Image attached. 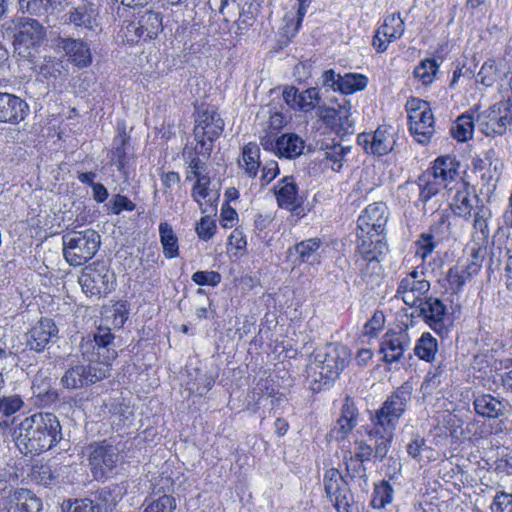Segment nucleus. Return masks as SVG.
Instances as JSON below:
<instances>
[{
    "instance_id": "f257e3e1",
    "label": "nucleus",
    "mask_w": 512,
    "mask_h": 512,
    "mask_svg": "<svg viewBox=\"0 0 512 512\" xmlns=\"http://www.w3.org/2000/svg\"><path fill=\"white\" fill-rule=\"evenodd\" d=\"M411 395L412 387L408 384L402 385L386 399L371 418L373 426L367 430V436L375 439V455L381 461L390 451L394 431L411 400Z\"/></svg>"
},
{
    "instance_id": "f03ea898",
    "label": "nucleus",
    "mask_w": 512,
    "mask_h": 512,
    "mask_svg": "<svg viewBox=\"0 0 512 512\" xmlns=\"http://www.w3.org/2000/svg\"><path fill=\"white\" fill-rule=\"evenodd\" d=\"M14 436L23 454H40L62 439L61 425L56 415L39 412L24 418L15 428Z\"/></svg>"
},
{
    "instance_id": "7ed1b4c3",
    "label": "nucleus",
    "mask_w": 512,
    "mask_h": 512,
    "mask_svg": "<svg viewBox=\"0 0 512 512\" xmlns=\"http://www.w3.org/2000/svg\"><path fill=\"white\" fill-rule=\"evenodd\" d=\"M14 52L19 59L35 63L39 50L46 39V29L36 19L19 17L14 21Z\"/></svg>"
},
{
    "instance_id": "20e7f679",
    "label": "nucleus",
    "mask_w": 512,
    "mask_h": 512,
    "mask_svg": "<svg viewBox=\"0 0 512 512\" xmlns=\"http://www.w3.org/2000/svg\"><path fill=\"white\" fill-rule=\"evenodd\" d=\"M63 257L73 267L90 261L101 245L100 235L93 229L69 231L62 236Z\"/></svg>"
},
{
    "instance_id": "39448f33",
    "label": "nucleus",
    "mask_w": 512,
    "mask_h": 512,
    "mask_svg": "<svg viewBox=\"0 0 512 512\" xmlns=\"http://www.w3.org/2000/svg\"><path fill=\"white\" fill-rule=\"evenodd\" d=\"M83 363L71 365L61 377V384L69 390L81 389L110 376V368L99 365L92 357L84 358Z\"/></svg>"
},
{
    "instance_id": "423d86ee",
    "label": "nucleus",
    "mask_w": 512,
    "mask_h": 512,
    "mask_svg": "<svg viewBox=\"0 0 512 512\" xmlns=\"http://www.w3.org/2000/svg\"><path fill=\"white\" fill-rule=\"evenodd\" d=\"M223 129L224 121L216 111L200 110L194 128L195 140L200 145V149L196 147V153L208 158L213 150V142L221 135Z\"/></svg>"
},
{
    "instance_id": "0eeeda50",
    "label": "nucleus",
    "mask_w": 512,
    "mask_h": 512,
    "mask_svg": "<svg viewBox=\"0 0 512 512\" xmlns=\"http://www.w3.org/2000/svg\"><path fill=\"white\" fill-rule=\"evenodd\" d=\"M89 463L96 480L110 477L120 461V448L108 441L94 443L90 446Z\"/></svg>"
},
{
    "instance_id": "6e6552de",
    "label": "nucleus",
    "mask_w": 512,
    "mask_h": 512,
    "mask_svg": "<svg viewBox=\"0 0 512 512\" xmlns=\"http://www.w3.org/2000/svg\"><path fill=\"white\" fill-rule=\"evenodd\" d=\"M327 497L334 503L338 512H351L353 495L347 482L337 469L326 471L323 479Z\"/></svg>"
},
{
    "instance_id": "1a4fd4ad",
    "label": "nucleus",
    "mask_w": 512,
    "mask_h": 512,
    "mask_svg": "<svg viewBox=\"0 0 512 512\" xmlns=\"http://www.w3.org/2000/svg\"><path fill=\"white\" fill-rule=\"evenodd\" d=\"M114 336L108 327H99L94 334V341L87 342L81 346L82 357H92L99 365L105 364L111 369L112 361L116 359L117 352L110 349Z\"/></svg>"
},
{
    "instance_id": "9d476101",
    "label": "nucleus",
    "mask_w": 512,
    "mask_h": 512,
    "mask_svg": "<svg viewBox=\"0 0 512 512\" xmlns=\"http://www.w3.org/2000/svg\"><path fill=\"white\" fill-rule=\"evenodd\" d=\"M56 52L63 53L67 60L78 68H86L92 63L89 44L80 38L58 36L52 40Z\"/></svg>"
},
{
    "instance_id": "9b49d317",
    "label": "nucleus",
    "mask_w": 512,
    "mask_h": 512,
    "mask_svg": "<svg viewBox=\"0 0 512 512\" xmlns=\"http://www.w3.org/2000/svg\"><path fill=\"white\" fill-rule=\"evenodd\" d=\"M79 284L87 296H105L114 289V274L105 266L86 267Z\"/></svg>"
},
{
    "instance_id": "f8f14e48",
    "label": "nucleus",
    "mask_w": 512,
    "mask_h": 512,
    "mask_svg": "<svg viewBox=\"0 0 512 512\" xmlns=\"http://www.w3.org/2000/svg\"><path fill=\"white\" fill-rule=\"evenodd\" d=\"M346 350L335 344H327L324 348L318 349L315 353L314 362L320 364L318 372L325 374L326 382H332L345 367Z\"/></svg>"
},
{
    "instance_id": "ddd939ff",
    "label": "nucleus",
    "mask_w": 512,
    "mask_h": 512,
    "mask_svg": "<svg viewBox=\"0 0 512 512\" xmlns=\"http://www.w3.org/2000/svg\"><path fill=\"white\" fill-rule=\"evenodd\" d=\"M453 189L454 195L451 197L450 208L455 216L464 220H469L472 212L476 211V206H480V198L473 192V188L469 183L460 179L456 181ZM452 190V188H450Z\"/></svg>"
},
{
    "instance_id": "4468645a",
    "label": "nucleus",
    "mask_w": 512,
    "mask_h": 512,
    "mask_svg": "<svg viewBox=\"0 0 512 512\" xmlns=\"http://www.w3.org/2000/svg\"><path fill=\"white\" fill-rule=\"evenodd\" d=\"M418 277V271L413 270L400 281L397 288V296L410 307L417 306L430 289V282Z\"/></svg>"
},
{
    "instance_id": "2eb2a0df",
    "label": "nucleus",
    "mask_w": 512,
    "mask_h": 512,
    "mask_svg": "<svg viewBox=\"0 0 512 512\" xmlns=\"http://www.w3.org/2000/svg\"><path fill=\"white\" fill-rule=\"evenodd\" d=\"M388 220V209L383 202L368 205L358 217L357 225L363 233L368 235H381Z\"/></svg>"
},
{
    "instance_id": "dca6fc26",
    "label": "nucleus",
    "mask_w": 512,
    "mask_h": 512,
    "mask_svg": "<svg viewBox=\"0 0 512 512\" xmlns=\"http://www.w3.org/2000/svg\"><path fill=\"white\" fill-rule=\"evenodd\" d=\"M29 112V105L24 99L12 93L0 92V123L18 125Z\"/></svg>"
},
{
    "instance_id": "f3484780",
    "label": "nucleus",
    "mask_w": 512,
    "mask_h": 512,
    "mask_svg": "<svg viewBox=\"0 0 512 512\" xmlns=\"http://www.w3.org/2000/svg\"><path fill=\"white\" fill-rule=\"evenodd\" d=\"M58 333L55 323L49 318H42L26 335V345L30 350L42 352Z\"/></svg>"
},
{
    "instance_id": "a211bd4d",
    "label": "nucleus",
    "mask_w": 512,
    "mask_h": 512,
    "mask_svg": "<svg viewBox=\"0 0 512 512\" xmlns=\"http://www.w3.org/2000/svg\"><path fill=\"white\" fill-rule=\"evenodd\" d=\"M417 307L420 316L432 329L438 331L443 328L447 307L442 300L437 297L425 296Z\"/></svg>"
},
{
    "instance_id": "6ab92c4d",
    "label": "nucleus",
    "mask_w": 512,
    "mask_h": 512,
    "mask_svg": "<svg viewBox=\"0 0 512 512\" xmlns=\"http://www.w3.org/2000/svg\"><path fill=\"white\" fill-rule=\"evenodd\" d=\"M473 406L476 414L485 419H498L506 414L507 403L492 394L474 395Z\"/></svg>"
},
{
    "instance_id": "aec40b11",
    "label": "nucleus",
    "mask_w": 512,
    "mask_h": 512,
    "mask_svg": "<svg viewBox=\"0 0 512 512\" xmlns=\"http://www.w3.org/2000/svg\"><path fill=\"white\" fill-rule=\"evenodd\" d=\"M460 163L451 156L438 157L431 167L430 177L448 188L449 183L457 181Z\"/></svg>"
},
{
    "instance_id": "412c9836",
    "label": "nucleus",
    "mask_w": 512,
    "mask_h": 512,
    "mask_svg": "<svg viewBox=\"0 0 512 512\" xmlns=\"http://www.w3.org/2000/svg\"><path fill=\"white\" fill-rule=\"evenodd\" d=\"M210 177L201 174L196 178V183L192 189V197L198 203L200 210L204 214L214 213L216 208L214 202L217 200V193L209 189Z\"/></svg>"
},
{
    "instance_id": "4be33fe9",
    "label": "nucleus",
    "mask_w": 512,
    "mask_h": 512,
    "mask_svg": "<svg viewBox=\"0 0 512 512\" xmlns=\"http://www.w3.org/2000/svg\"><path fill=\"white\" fill-rule=\"evenodd\" d=\"M277 203L281 208L294 211L302 205V198L292 177H284L276 190Z\"/></svg>"
},
{
    "instance_id": "5701e85b",
    "label": "nucleus",
    "mask_w": 512,
    "mask_h": 512,
    "mask_svg": "<svg viewBox=\"0 0 512 512\" xmlns=\"http://www.w3.org/2000/svg\"><path fill=\"white\" fill-rule=\"evenodd\" d=\"M410 339L407 333L386 335L381 343V352L386 362L399 361L404 351L409 347Z\"/></svg>"
},
{
    "instance_id": "b1692460",
    "label": "nucleus",
    "mask_w": 512,
    "mask_h": 512,
    "mask_svg": "<svg viewBox=\"0 0 512 512\" xmlns=\"http://www.w3.org/2000/svg\"><path fill=\"white\" fill-rule=\"evenodd\" d=\"M477 122L486 136L503 135L507 130L505 122L493 105L478 115Z\"/></svg>"
},
{
    "instance_id": "393cba45",
    "label": "nucleus",
    "mask_w": 512,
    "mask_h": 512,
    "mask_svg": "<svg viewBox=\"0 0 512 512\" xmlns=\"http://www.w3.org/2000/svg\"><path fill=\"white\" fill-rule=\"evenodd\" d=\"M321 246L322 241L320 238H310L295 244L293 249H290V253L294 251L300 263L314 265L320 262L319 249Z\"/></svg>"
},
{
    "instance_id": "a878e982",
    "label": "nucleus",
    "mask_w": 512,
    "mask_h": 512,
    "mask_svg": "<svg viewBox=\"0 0 512 512\" xmlns=\"http://www.w3.org/2000/svg\"><path fill=\"white\" fill-rule=\"evenodd\" d=\"M11 503H15L16 512H41L42 501L32 491L17 488L10 495Z\"/></svg>"
},
{
    "instance_id": "bb28decb",
    "label": "nucleus",
    "mask_w": 512,
    "mask_h": 512,
    "mask_svg": "<svg viewBox=\"0 0 512 512\" xmlns=\"http://www.w3.org/2000/svg\"><path fill=\"white\" fill-rule=\"evenodd\" d=\"M32 68L45 79H58L65 75L66 69L61 59L55 56H44L43 60L38 63H30Z\"/></svg>"
},
{
    "instance_id": "cd10ccee",
    "label": "nucleus",
    "mask_w": 512,
    "mask_h": 512,
    "mask_svg": "<svg viewBox=\"0 0 512 512\" xmlns=\"http://www.w3.org/2000/svg\"><path fill=\"white\" fill-rule=\"evenodd\" d=\"M69 23L76 27L93 29L97 26V13L91 3H82L69 12Z\"/></svg>"
},
{
    "instance_id": "c85d7f7f",
    "label": "nucleus",
    "mask_w": 512,
    "mask_h": 512,
    "mask_svg": "<svg viewBox=\"0 0 512 512\" xmlns=\"http://www.w3.org/2000/svg\"><path fill=\"white\" fill-rule=\"evenodd\" d=\"M322 161L335 172H340L345 161V157L351 151L350 146H342L341 144H326L321 147Z\"/></svg>"
},
{
    "instance_id": "c756f323",
    "label": "nucleus",
    "mask_w": 512,
    "mask_h": 512,
    "mask_svg": "<svg viewBox=\"0 0 512 512\" xmlns=\"http://www.w3.org/2000/svg\"><path fill=\"white\" fill-rule=\"evenodd\" d=\"M492 216L491 210L483 204L476 206L473 220V238L481 243H487L490 236L489 220Z\"/></svg>"
},
{
    "instance_id": "7c9ffc66",
    "label": "nucleus",
    "mask_w": 512,
    "mask_h": 512,
    "mask_svg": "<svg viewBox=\"0 0 512 512\" xmlns=\"http://www.w3.org/2000/svg\"><path fill=\"white\" fill-rule=\"evenodd\" d=\"M137 22L143 41L154 39L162 30V16L158 12L147 10Z\"/></svg>"
},
{
    "instance_id": "2f4dec72",
    "label": "nucleus",
    "mask_w": 512,
    "mask_h": 512,
    "mask_svg": "<svg viewBox=\"0 0 512 512\" xmlns=\"http://www.w3.org/2000/svg\"><path fill=\"white\" fill-rule=\"evenodd\" d=\"M504 72L506 70L502 62L497 63L495 60H487L477 74V82L486 87H492L496 83L500 85Z\"/></svg>"
},
{
    "instance_id": "473e14b6",
    "label": "nucleus",
    "mask_w": 512,
    "mask_h": 512,
    "mask_svg": "<svg viewBox=\"0 0 512 512\" xmlns=\"http://www.w3.org/2000/svg\"><path fill=\"white\" fill-rule=\"evenodd\" d=\"M304 149V141L296 134H283L278 137L277 155L285 158H295Z\"/></svg>"
},
{
    "instance_id": "72a5a7b5",
    "label": "nucleus",
    "mask_w": 512,
    "mask_h": 512,
    "mask_svg": "<svg viewBox=\"0 0 512 512\" xmlns=\"http://www.w3.org/2000/svg\"><path fill=\"white\" fill-rule=\"evenodd\" d=\"M260 149L256 143H248L242 150V162L239 165L244 168L249 177H256L260 167Z\"/></svg>"
},
{
    "instance_id": "f704fd0d",
    "label": "nucleus",
    "mask_w": 512,
    "mask_h": 512,
    "mask_svg": "<svg viewBox=\"0 0 512 512\" xmlns=\"http://www.w3.org/2000/svg\"><path fill=\"white\" fill-rule=\"evenodd\" d=\"M418 186L420 190L419 202L423 204L424 213H427V204L439 193L441 184L430 177V172L428 171L418 178Z\"/></svg>"
},
{
    "instance_id": "c9c22d12",
    "label": "nucleus",
    "mask_w": 512,
    "mask_h": 512,
    "mask_svg": "<svg viewBox=\"0 0 512 512\" xmlns=\"http://www.w3.org/2000/svg\"><path fill=\"white\" fill-rule=\"evenodd\" d=\"M372 146L371 154L383 156L391 152L394 148L395 141L393 136L387 132L385 128L379 127L371 134Z\"/></svg>"
},
{
    "instance_id": "e433bc0d",
    "label": "nucleus",
    "mask_w": 512,
    "mask_h": 512,
    "mask_svg": "<svg viewBox=\"0 0 512 512\" xmlns=\"http://www.w3.org/2000/svg\"><path fill=\"white\" fill-rule=\"evenodd\" d=\"M379 28V33H382L383 37L387 38L388 41H395L403 35L405 24L399 13H393L384 19L383 25Z\"/></svg>"
},
{
    "instance_id": "4c0bfd02",
    "label": "nucleus",
    "mask_w": 512,
    "mask_h": 512,
    "mask_svg": "<svg viewBox=\"0 0 512 512\" xmlns=\"http://www.w3.org/2000/svg\"><path fill=\"white\" fill-rule=\"evenodd\" d=\"M160 241L163 246V253L167 258H176L178 256V240L171 227L166 222L159 225Z\"/></svg>"
},
{
    "instance_id": "58836bf2",
    "label": "nucleus",
    "mask_w": 512,
    "mask_h": 512,
    "mask_svg": "<svg viewBox=\"0 0 512 512\" xmlns=\"http://www.w3.org/2000/svg\"><path fill=\"white\" fill-rule=\"evenodd\" d=\"M30 476L33 481L45 487L55 485L58 482L57 468L49 464H35Z\"/></svg>"
},
{
    "instance_id": "ea45409f",
    "label": "nucleus",
    "mask_w": 512,
    "mask_h": 512,
    "mask_svg": "<svg viewBox=\"0 0 512 512\" xmlns=\"http://www.w3.org/2000/svg\"><path fill=\"white\" fill-rule=\"evenodd\" d=\"M437 352V340L430 333H423L417 340L414 353L421 360L431 362L435 358Z\"/></svg>"
},
{
    "instance_id": "a19ab883",
    "label": "nucleus",
    "mask_w": 512,
    "mask_h": 512,
    "mask_svg": "<svg viewBox=\"0 0 512 512\" xmlns=\"http://www.w3.org/2000/svg\"><path fill=\"white\" fill-rule=\"evenodd\" d=\"M32 390L33 395L40 400L41 405H49L58 398L57 392L51 389L49 381L46 378H42L41 375H36Z\"/></svg>"
},
{
    "instance_id": "79ce46f5",
    "label": "nucleus",
    "mask_w": 512,
    "mask_h": 512,
    "mask_svg": "<svg viewBox=\"0 0 512 512\" xmlns=\"http://www.w3.org/2000/svg\"><path fill=\"white\" fill-rule=\"evenodd\" d=\"M474 120L470 114L460 115L451 128V135L459 142H465L472 138Z\"/></svg>"
},
{
    "instance_id": "37998d69",
    "label": "nucleus",
    "mask_w": 512,
    "mask_h": 512,
    "mask_svg": "<svg viewBox=\"0 0 512 512\" xmlns=\"http://www.w3.org/2000/svg\"><path fill=\"white\" fill-rule=\"evenodd\" d=\"M339 91L343 94H352L364 90L368 84V78L363 74L347 73L341 76Z\"/></svg>"
},
{
    "instance_id": "c03bdc74",
    "label": "nucleus",
    "mask_w": 512,
    "mask_h": 512,
    "mask_svg": "<svg viewBox=\"0 0 512 512\" xmlns=\"http://www.w3.org/2000/svg\"><path fill=\"white\" fill-rule=\"evenodd\" d=\"M407 454L417 460L421 461L424 457H426L429 461L435 460L432 457V449L426 444V440L424 437L419 434L414 435L409 443L406 445Z\"/></svg>"
},
{
    "instance_id": "a18cd8bd",
    "label": "nucleus",
    "mask_w": 512,
    "mask_h": 512,
    "mask_svg": "<svg viewBox=\"0 0 512 512\" xmlns=\"http://www.w3.org/2000/svg\"><path fill=\"white\" fill-rule=\"evenodd\" d=\"M438 68L434 59H425L415 67L413 74L416 79L427 86L434 81Z\"/></svg>"
},
{
    "instance_id": "49530a36",
    "label": "nucleus",
    "mask_w": 512,
    "mask_h": 512,
    "mask_svg": "<svg viewBox=\"0 0 512 512\" xmlns=\"http://www.w3.org/2000/svg\"><path fill=\"white\" fill-rule=\"evenodd\" d=\"M337 133H352L354 121L351 119V103L343 99L341 103L337 104Z\"/></svg>"
},
{
    "instance_id": "de8ad7c7",
    "label": "nucleus",
    "mask_w": 512,
    "mask_h": 512,
    "mask_svg": "<svg viewBox=\"0 0 512 512\" xmlns=\"http://www.w3.org/2000/svg\"><path fill=\"white\" fill-rule=\"evenodd\" d=\"M54 0H18L19 10L35 16H44L52 7Z\"/></svg>"
},
{
    "instance_id": "09e8293b",
    "label": "nucleus",
    "mask_w": 512,
    "mask_h": 512,
    "mask_svg": "<svg viewBox=\"0 0 512 512\" xmlns=\"http://www.w3.org/2000/svg\"><path fill=\"white\" fill-rule=\"evenodd\" d=\"M320 99L319 90L317 88H308L299 92L296 109L302 112H309L319 106Z\"/></svg>"
},
{
    "instance_id": "8fccbe9b",
    "label": "nucleus",
    "mask_w": 512,
    "mask_h": 512,
    "mask_svg": "<svg viewBox=\"0 0 512 512\" xmlns=\"http://www.w3.org/2000/svg\"><path fill=\"white\" fill-rule=\"evenodd\" d=\"M321 370L320 364L312 362L307 366V380L309 381L310 389L313 392H319L322 389L328 387L331 382H326L324 379L325 374L319 373Z\"/></svg>"
},
{
    "instance_id": "3c124183",
    "label": "nucleus",
    "mask_w": 512,
    "mask_h": 512,
    "mask_svg": "<svg viewBox=\"0 0 512 512\" xmlns=\"http://www.w3.org/2000/svg\"><path fill=\"white\" fill-rule=\"evenodd\" d=\"M61 512H100L93 501L84 499L65 500L60 506Z\"/></svg>"
},
{
    "instance_id": "603ef678",
    "label": "nucleus",
    "mask_w": 512,
    "mask_h": 512,
    "mask_svg": "<svg viewBox=\"0 0 512 512\" xmlns=\"http://www.w3.org/2000/svg\"><path fill=\"white\" fill-rule=\"evenodd\" d=\"M393 496V488L391 485L383 481L377 485L374 490L372 505L374 508H382L386 504L391 503Z\"/></svg>"
},
{
    "instance_id": "864d4df0",
    "label": "nucleus",
    "mask_w": 512,
    "mask_h": 512,
    "mask_svg": "<svg viewBox=\"0 0 512 512\" xmlns=\"http://www.w3.org/2000/svg\"><path fill=\"white\" fill-rule=\"evenodd\" d=\"M23 400L19 395L0 397V418L9 417L23 407Z\"/></svg>"
},
{
    "instance_id": "5fc2aeb1",
    "label": "nucleus",
    "mask_w": 512,
    "mask_h": 512,
    "mask_svg": "<svg viewBox=\"0 0 512 512\" xmlns=\"http://www.w3.org/2000/svg\"><path fill=\"white\" fill-rule=\"evenodd\" d=\"M369 439L375 442L374 438ZM350 457H353L360 461H369L372 458H375L382 462L379 458L375 455V446L373 447L371 444H368L365 440H356L354 443V452L350 453Z\"/></svg>"
},
{
    "instance_id": "6e6d98bb",
    "label": "nucleus",
    "mask_w": 512,
    "mask_h": 512,
    "mask_svg": "<svg viewBox=\"0 0 512 512\" xmlns=\"http://www.w3.org/2000/svg\"><path fill=\"white\" fill-rule=\"evenodd\" d=\"M175 509V498L170 495H163L149 503L143 512H175Z\"/></svg>"
},
{
    "instance_id": "4d7b16f0",
    "label": "nucleus",
    "mask_w": 512,
    "mask_h": 512,
    "mask_svg": "<svg viewBox=\"0 0 512 512\" xmlns=\"http://www.w3.org/2000/svg\"><path fill=\"white\" fill-rule=\"evenodd\" d=\"M444 368L442 365H438L434 369L430 370L422 383L421 389L427 394H431L433 390L438 388L443 381Z\"/></svg>"
},
{
    "instance_id": "13d9d810",
    "label": "nucleus",
    "mask_w": 512,
    "mask_h": 512,
    "mask_svg": "<svg viewBox=\"0 0 512 512\" xmlns=\"http://www.w3.org/2000/svg\"><path fill=\"white\" fill-rule=\"evenodd\" d=\"M490 509L492 512H512V492L497 491L493 497Z\"/></svg>"
},
{
    "instance_id": "bf43d9fd",
    "label": "nucleus",
    "mask_w": 512,
    "mask_h": 512,
    "mask_svg": "<svg viewBox=\"0 0 512 512\" xmlns=\"http://www.w3.org/2000/svg\"><path fill=\"white\" fill-rule=\"evenodd\" d=\"M469 278L470 277H467L466 272H464V268L461 269L457 266L450 268L447 273V281L453 293L461 291Z\"/></svg>"
},
{
    "instance_id": "052dcab7",
    "label": "nucleus",
    "mask_w": 512,
    "mask_h": 512,
    "mask_svg": "<svg viewBox=\"0 0 512 512\" xmlns=\"http://www.w3.org/2000/svg\"><path fill=\"white\" fill-rule=\"evenodd\" d=\"M410 131L414 135L417 142L421 144H427L430 142L431 137L435 132L434 126H426L419 122L409 120Z\"/></svg>"
},
{
    "instance_id": "680f3d73",
    "label": "nucleus",
    "mask_w": 512,
    "mask_h": 512,
    "mask_svg": "<svg viewBox=\"0 0 512 512\" xmlns=\"http://www.w3.org/2000/svg\"><path fill=\"white\" fill-rule=\"evenodd\" d=\"M115 147L112 151V162L118 167L119 170H122L126 165V146L128 144V139L123 136H119L114 139Z\"/></svg>"
},
{
    "instance_id": "e2e57ef3",
    "label": "nucleus",
    "mask_w": 512,
    "mask_h": 512,
    "mask_svg": "<svg viewBox=\"0 0 512 512\" xmlns=\"http://www.w3.org/2000/svg\"><path fill=\"white\" fill-rule=\"evenodd\" d=\"M316 114L325 125L337 132V106L329 107L326 105H319L317 107Z\"/></svg>"
},
{
    "instance_id": "0e129e2a",
    "label": "nucleus",
    "mask_w": 512,
    "mask_h": 512,
    "mask_svg": "<svg viewBox=\"0 0 512 512\" xmlns=\"http://www.w3.org/2000/svg\"><path fill=\"white\" fill-rule=\"evenodd\" d=\"M192 280L197 285L217 286L221 281V275L216 271H197L192 275Z\"/></svg>"
},
{
    "instance_id": "69168bd1",
    "label": "nucleus",
    "mask_w": 512,
    "mask_h": 512,
    "mask_svg": "<svg viewBox=\"0 0 512 512\" xmlns=\"http://www.w3.org/2000/svg\"><path fill=\"white\" fill-rule=\"evenodd\" d=\"M364 462L365 461H360L353 457L346 458V469L352 478H359L367 484V473Z\"/></svg>"
},
{
    "instance_id": "338daca9",
    "label": "nucleus",
    "mask_w": 512,
    "mask_h": 512,
    "mask_svg": "<svg viewBox=\"0 0 512 512\" xmlns=\"http://www.w3.org/2000/svg\"><path fill=\"white\" fill-rule=\"evenodd\" d=\"M110 209L113 214L119 215L122 211H133L136 205L127 197L121 194L115 195L110 203Z\"/></svg>"
},
{
    "instance_id": "774afa93",
    "label": "nucleus",
    "mask_w": 512,
    "mask_h": 512,
    "mask_svg": "<svg viewBox=\"0 0 512 512\" xmlns=\"http://www.w3.org/2000/svg\"><path fill=\"white\" fill-rule=\"evenodd\" d=\"M216 230V224L214 221L210 220L208 215L202 217L200 222L196 226V232L200 239L204 241H208L211 239Z\"/></svg>"
}]
</instances>
